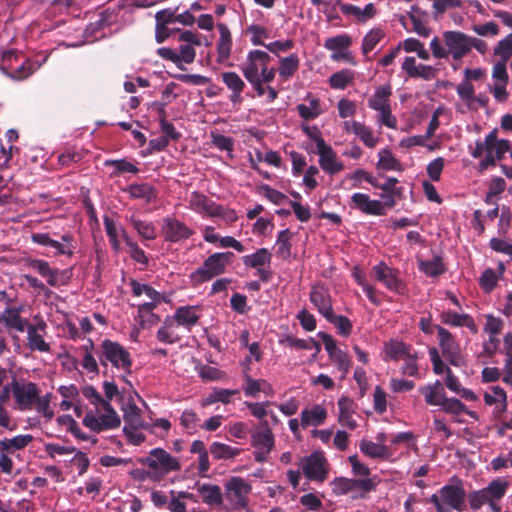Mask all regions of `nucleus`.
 <instances>
[{"label":"nucleus","mask_w":512,"mask_h":512,"mask_svg":"<svg viewBox=\"0 0 512 512\" xmlns=\"http://www.w3.org/2000/svg\"><path fill=\"white\" fill-rule=\"evenodd\" d=\"M82 395L95 406L98 411L101 408L105 413L95 416L93 413H87L83 418V424L90 430L99 433L104 430L116 429L121 425V419L108 400H105L101 394L92 385H85L81 388Z\"/></svg>","instance_id":"obj_1"},{"label":"nucleus","mask_w":512,"mask_h":512,"mask_svg":"<svg viewBox=\"0 0 512 512\" xmlns=\"http://www.w3.org/2000/svg\"><path fill=\"white\" fill-rule=\"evenodd\" d=\"M418 391L424 396L427 405L439 406L443 412L455 417L466 414L471 418L477 419V413L469 410L462 401L446 396L444 387L439 380L419 387Z\"/></svg>","instance_id":"obj_2"},{"label":"nucleus","mask_w":512,"mask_h":512,"mask_svg":"<svg viewBox=\"0 0 512 512\" xmlns=\"http://www.w3.org/2000/svg\"><path fill=\"white\" fill-rule=\"evenodd\" d=\"M442 37L444 45L438 37H434L430 42L432 55L435 58L446 59L451 56L454 60H461L470 53L467 34L461 31H445Z\"/></svg>","instance_id":"obj_3"},{"label":"nucleus","mask_w":512,"mask_h":512,"mask_svg":"<svg viewBox=\"0 0 512 512\" xmlns=\"http://www.w3.org/2000/svg\"><path fill=\"white\" fill-rule=\"evenodd\" d=\"M137 462L151 469L154 482L163 480L170 473L179 472L182 467L178 458L159 447L150 450L147 456L137 458Z\"/></svg>","instance_id":"obj_4"},{"label":"nucleus","mask_w":512,"mask_h":512,"mask_svg":"<svg viewBox=\"0 0 512 512\" xmlns=\"http://www.w3.org/2000/svg\"><path fill=\"white\" fill-rule=\"evenodd\" d=\"M234 258L233 252H217L207 257L202 266L197 268L190 278L196 283H204L210 281L216 276L223 274L226 267L232 263Z\"/></svg>","instance_id":"obj_5"},{"label":"nucleus","mask_w":512,"mask_h":512,"mask_svg":"<svg viewBox=\"0 0 512 512\" xmlns=\"http://www.w3.org/2000/svg\"><path fill=\"white\" fill-rule=\"evenodd\" d=\"M100 364L107 366L110 362L113 367L122 369L127 373H131L132 359L129 351L120 343L105 339L100 350L96 352Z\"/></svg>","instance_id":"obj_6"},{"label":"nucleus","mask_w":512,"mask_h":512,"mask_svg":"<svg viewBox=\"0 0 512 512\" xmlns=\"http://www.w3.org/2000/svg\"><path fill=\"white\" fill-rule=\"evenodd\" d=\"M23 265L26 268L32 269L37 272L41 277L46 279L47 284L52 287H59L61 285H65L69 276H67V270H59L58 268H53L50 264L42 259L36 258H24Z\"/></svg>","instance_id":"obj_7"},{"label":"nucleus","mask_w":512,"mask_h":512,"mask_svg":"<svg viewBox=\"0 0 512 512\" xmlns=\"http://www.w3.org/2000/svg\"><path fill=\"white\" fill-rule=\"evenodd\" d=\"M13 388L15 408L20 411L31 410L35 399L38 398L39 389L37 385L30 381L21 383L17 377H13Z\"/></svg>","instance_id":"obj_8"},{"label":"nucleus","mask_w":512,"mask_h":512,"mask_svg":"<svg viewBox=\"0 0 512 512\" xmlns=\"http://www.w3.org/2000/svg\"><path fill=\"white\" fill-rule=\"evenodd\" d=\"M440 497L448 507L462 512L465 509L464 501L466 497L463 481L454 476L450 479V483L444 485L439 490Z\"/></svg>","instance_id":"obj_9"},{"label":"nucleus","mask_w":512,"mask_h":512,"mask_svg":"<svg viewBox=\"0 0 512 512\" xmlns=\"http://www.w3.org/2000/svg\"><path fill=\"white\" fill-rule=\"evenodd\" d=\"M304 476L317 482H324L328 477V462L320 452H314L301 460Z\"/></svg>","instance_id":"obj_10"},{"label":"nucleus","mask_w":512,"mask_h":512,"mask_svg":"<svg viewBox=\"0 0 512 512\" xmlns=\"http://www.w3.org/2000/svg\"><path fill=\"white\" fill-rule=\"evenodd\" d=\"M224 487V495L234 508L243 509L247 506V496L251 492L252 487L243 478L231 477Z\"/></svg>","instance_id":"obj_11"},{"label":"nucleus","mask_w":512,"mask_h":512,"mask_svg":"<svg viewBox=\"0 0 512 512\" xmlns=\"http://www.w3.org/2000/svg\"><path fill=\"white\" fill-rule=\"evenodd\" d=\"M314 141L319 155V165L329 175H335L344 169V164L337 160V155L321 136H315Z\"/></svg>","instance_id":"obj_12"},{"label":"nucleus","mask_w":512,"mask_h":512,"mask_svg":"<svg viewBox=\"0 0 512 512\" xmlns=\"http://www.w3.org/2000/svg\"><path fill=\"white\" fill-rule=\"evenodd\" d=\"M372 272L377 281L381 282L388 290L397 294H403L405 285L399 278V272L387 266L384 262L372 267Z\"/></svg>","instance_id":"obj_13"},{"label":"nucleus","mask_w":512,"mask_h":512,"mask_svg":"<svg viewBox=\"0 0 512 512\" xmlns=\"http://www.w3.org/2000/svg\"><path fill=\"white\" fill-rule=\"evenodd\" d=\"M251 445L255 448L253 452L254 459L258 463H264L268 460V455L275 445L272 430L263 432L254 431L251 434Z\"/></svg>","instance_id":"obj_14"},{"label":"nucleus","mask_w":512,"mask_h":512,"mask_svg":"<svg viewBox=\"0 0 512 512\" xmlns=\"http://www.w3.org/2000/svg\"><path fill=\"white\" fill-rule=\"evenodd\" d=\"M192 234L193 231L178 219L172 217L163 219L162 235L165 241L179 242L188 239Z\"/></svg>","instance_id":"obj_15"},{"label":"nucleus","mask_w":512,"mask_h":512,"mask_svg":"<svg viewBox=\"0 0 512 512\" xmlns=\"http://www.w3.org/2000/svg\"><path fill=\"white\" fill-rule=\"evenodd\" d=\"M271 60L270 55L262 50H252L248 53L246 61L241 65V71L245 78L257 77Z\"/></svg>","instance_id":"obj_16"},{"label":"nucleus","mask_w":512,"mask_h":512,"mask_svg":"<svg viewBox=\"0 0 512 512\" xmlns=\"http://www.w3.org/2000/svg\"><path fill=\"white\" fill-rule=\"evenodd\" d=\"M189 208L197 213H205L210 217L223 215V207L212 201L209 197L197 191L191 193Z\"/></svg>","instance_id":"obj_17"},{"label":"nucleus","mask_w":512,"mask_h":512,"mask_svg":"<svg viewBox=\"0 0 512 512\" xmlns=\"http://www.w3.org/2000/svg\"><path fill=\"white\" fill-rule=\"evenodd\" d=\"M46 59L44 58L43 61L31 58L23 59L13 67H8V70L3 75L14 81L26 80L42 66Z\"/></svg>","instance_id":"obj_18"},{"label":"nucleus","mask_w":512,"mask_h":512,"mask_svg":"<svg viewBox=\"0 0 512 512\" xmlns=\"http://www.w3.org/2000/svg\"><path fill=\"white\" fill-rule=\"evenodd\" d=\"M309 298L318 312L324 317H331L333 312L332 299L329 290L323 285H315L311 288Z\"/></svg>","instance_id":"obj_19"},{"label":"nucleus","mask_w":512,"mask_h":512,"mask_svg":"<svg viewBox=\"0 0 512 512\" xmlns=\"http://www.w3.org/2000/svg\"><path fill=\"white\" fill-rule=\"evenodd\" d=\"M354 207L367 215L383 216L386 214L385 205L379 200H371L367 194L354 193L351 197Z\"/></svg>","instance_id":"obj_20"},{"label":"nucleus","mask_w":512,"mask_h":512,"mask_svg":"<svg viewBox=\"0 0 512 512\" xmlns=\"http://www.w3.org/2000/svg\"><path fill=\"white\" fill-rule=\"evenodd\" d=\"M440 320L443 324L451 327H466L473 334L478 332V327L473 317L466 313L459 314L451 310H444L440 314Z\"/></svg>","instance_id":"obj_21"},{"label":"nucleus","mask_w":512,"mask_h":512,"mask_svg":"<svg viewBox=\"0 0 512 512\" xmlns=\"http://www.w3.org/2000/svg\"><path fill=\"white\" fill-rule=\"evenodd\" d=\"M194 488L198 491L204 504L209 506H221L223 504V493L220 486L198 481Z\"/></svg>","instance_id":"obj_22"},{"label":"nucleus","mask_w":512,"mask_h":512,"mask_svg":"<svg viewBox=\"0 0 512 512\" xmlns=\"http://www.w3.org/2000/svg\"><path fill=\"white\" fill-rule=\"evenodd\" d=\"M221 78L226 87L231 91L230 101L233 104H240L243 101L241 94L246 87L245 82L233 71L222 72Z\"/></svg>","instance_id":"obj_23"},{"label":"nucleus","mask_w":512,"mask_h":512,"mask_svg":"<svg viewBox=\"0 0 512 512\" xmlns=\"http://www.w3.org/2000/svg\"><path fill=\"white\" fill-rule=\"evenodd\" d=\"M344 129L347 133L358 136L368 148H374L378 143V138L374 137L372 130L361 122L345 121Z\"/></svg>","instance_id":"obj_24"},{"label":"nucleus","mask_w":512,"mask_h":512,"mask_svg":"<svg viewBox=\"0 0 512 512\" xmlns=\"http://www.w3.org/2000/svg\"><path fill=\"white\" fill-rule=\"evenodd\" d=\"M20 312V308L7 307L0 314V322H3L8 329L24 332L30 323L27 319L21 317Z\"/></svg>","instance_id":"obj_25"},{"label":"nucleus","mask_w":512,"mask_h":512,"mask_svg":"<svg viewBox=\"0 0 512 512\" xmlns=\"http://www.w3.org/2000/svg\"><path fill=\"white\" fill-rule=\"evenodd\" d=\"M217 29L220 37L217 42V62L223 63L231 54L232 37L229 28L224 23H218Z\"/></svg>","instance_id":"obj_26"},{"label":"nucleus","mask_w":512,"mask_h":512,"mask_svg":"<svg viewBox=\"0 0 512 512\" xmlns=\"http://www.w3.org/2000/svg\"><path fill=\"white\" fill-rule=\"evenodd\" d=\"M197 306H180L175 310V319L177 320V326H182L186 330L191 329L198 323L200 315L197 314Z\"/></svg>","instance_id":"obj_27"},{"label":"nucleus","mask_w":512,"mask_h":512,"mask_svg":"<svg viewBox=\"0 0 512 512\" xmlns=\"http://www.w3.org/2000/svg\"><path fill=\"white\" fill-rule=\"evenodd\" d=\"M339 408V423L349 428L350 430H354L357 427L356 421L353 419L354 413V402L352 399L342 396L337 402Z\"/></svg>","instance_id":"obj_28"},{"label":"nucleus","mask_w":512,"mask_h":512,"mask_svg":"<svg viewBox=\"0 0 512 512\" xmlns=\"http://www.w3.org/2000/svg\"><path fill=\"white\" fill-rule=\"evenodd\" d=\"M31 239L36 244L54 249V256L73 255L72 249H66L64 244H62L60 241L52 239L48 233H33Z\"/></svg>","instance_id":"obj_29"},{"label":"nucleus","mask_w":512,"mask_h":512,"mask_svg":"<svg viewBox=\"0 0 512 512\" xmlns=\"http://www.w3.org/2000/svg\"><path fill=\"white\" fill-rule=\"evenodd\" d=\"M33 441L30 434H21L13 438H4L0 441V452H6L8 455L14 454L18 450H23Z\"/></svg>","instance_id":"obj_30"},{"label":"nucleus","mask_w":512,"mask_h":512,"mask_svg":"<svg viewBox=\"0 0 512 512\" xmlns=\"http://www.w3.org/2000/svg\"><path fill=\"white\" fill-rule=\"evenodd\" d=\"M487 152H495L494 156L497 160L503 159L505 153L511 151V142L506 139H497V130H492L486 135Z\"/></svg>","instance_id":"obj_31"},{"label":"nucleus","mask_w":512,"mask_h":512,"mask_svg":"<svg viewBox=\"0 0 512 512\" xmlns=\"http://www.w3.org/2000/svg\"><path fill=\"white\" fill-rule=\"evenodd\" d=\"M327 417V411L320 405H314L311 409H304L301 412V426H319Z\"/></svg>","instance_id":"obj_32"},{"label":"nucleus","mask_w":512,"mask_h":512,"mask_svg":"<svg viewBox=\"0 0 512 512\" xmlns=\"http://www.w3.org/2000/svg\"><path fill=\"white\" fill-rule=\"evenodd\" d=\"M360 450L363 454L366 456L372 458V459H389L391 457L390 449L380 443H374L369 440L363 439L360 442Z\"/></svg>","instance_id":"obj_33"},{"label":"nucleus","mask_w":512,"mask_h":512,"mask_svg":"<svg viewBox=\"0 0 512 512\" xmlns=\"http://www.w3.org/2000/svg\"><path fill=\"white\" fill-rule=\"evenodd\" d=\"M353 485H351L350 493L351 498L367 499L368 494L376 489V482L372 478L355 479L352 478Z\"/></svg>","instance_id":"obj_34"},{"label":"nucleus","mask_w":512,"mask_h":512,"mask_svg":"<svg viewBox=\"0 0 512 512\" xmlns=\"http://www.w3.org/2000/svg\"><path fill=\"white\" fill-rule=\"evenodd\" d=\"M391 95L392 88L389 84L376 88L373 96L368 100V107L376 111L390 106Z\"/></svg>","instance_id":"obj_35"},{"label":"nucleus","mask_w":512,"mask_h":512,"mask_svg":"<svg viewBox=\"0 0 512 512\" xmlns=\"http://www.w3.org/2000/svg\"><path fill=\"white\" fill-rule=\"evenodd\" d=\"M159 305L139 304L137 310V319L142 327H152L160 322V316L154 313Z\"/></svg>","instance_id":"obj_36"},{"label":"nucleus","mask_w":512,"mask_h":512,"mask_svg":"<svg viewBox=\"0 0 512 512\" xmlns=\"http://www.w3.org/2000/svg\"><path fill=\"white\" fill-rule=\"evenodd\" d=\"M306 100L309 101V106L305 104H298L296 109L299 116L304 120H313L322 114L320 100L310 93L307 95Z\"/></svg>","instance_id":"obj_37"},{"label":"nucleus","mask_w":512,"mask_h":512,"mask_svg":"<svg viewBox=\"0 0 512 512\" xmlns=\"http://www.w3.org/2000/svg\"><path fill=\"white\" fill-rule=\"evenodd\" d=\"M341 11L345 15L355 16L360 22H365L376 14L375 6L372 3L367 4L364 9L353 4H341Z\"/></svg>","instance_id":"obj_38"},{"label":"nucleus","mask_w":512,"mask_h":512,"mask_svg":"<svg viewBox=\"0 0 512 512\" xmlns=\"http://www.w3.org/2000/svg\"><path fill=\"white\" fill-rule=\"evenodd\" d=\"M272 254L267 248H260L255 253L242 257L245 266L251 268H260V266L270 265Z\"/></svg>","instance_id":"obj_39"},{"label":"nucleus","mask_w":512,"mask_h":512,"mask_svg":"<svg viewBox=\"0 0 512 512\" xmlns=\"http://www.w3.org/2000/svg\"><path fill=\"white\" fill-rule=\"evenodd\" d=\"M209 452L216 460H228L238 456L241 453V449L221 442H213L209 447Z\"/></svg>","instance_id":"obj_40"},{"label":"nucleus","mask_w":512,"mask_h":512,"mask_svg":"<svg viewBox=\"0 0 512 512\" xmlns=\"http://www.w3.org/2000/svg\"><path fill=\"white\" fill-rule=\"evenodd\" d=\"M509 487V483L504 478H496L492 480L487 487L484 488L489 500L490 504L495 501L501 500Z\"/></svg>","instance_id":"obj_41"},{"label":"nucleus","mask_w":512,"mask_h":512,"mask_svg":"<svg viewBox=\"0 0 512 512\" xmlns=\"http://www.w3.org/2000/svg\"><path fill=\"white\" fill-rule=\"evenodd\" d=\"M435 328L438 334L439 346L441 348L442 355H446L447 353L459 348L458 342L448 329L440 325H435Z\"/></svg>","instance_id":"obj_42"},{"label":"nucleus","mask_w":512,"mask_h":512,"mask_svg":"<svg viewBox=\"0 0 512 512\" xmlns=\"http://www.w3.org/2000/svg\"><path fill=\"white\" fill-rule=\"evenodd\" d=\"M419 270L429 277H437L442 275L445 271V265L442 257L434 256L430 260H422L418 264Z\"/></svg>","instance_id":"obj_43"},{"label":"nucleus","mask_w":512,"mask_h":512,"mask_svg":"<svg viewBox=\"0 0 512 512\" xmlns=\"http://www.w3.org/2000/svg\"><path fill=\"white\" fill-rule=\"evenodd\" d=\"M124 426L132 428H146V425L141 416L140 408L134 403H128L124 409Z\"/></svg>","instance_id":"obj_44"},{"label":"nucleus","mask_w":512,"mask_h":512,"mask_svg":"<svg viewBox=\"0 0 512 512\" xmlns=\"http://www.w3.org/2000/svg\"><path fill=\"white\" fill-rule=\"evenodd\" d=\"M25 330H27L28 346L32 351H50V345L44 340L43 336L37 332L35 325L29 324Z\"/></svg>","instance_id":"obj_45"},{"label":"nucleus","mask_w":512,"mask_h":512,"mask_svg":"<svg viewBox=\"0 0 512 512\" xmlns=\"http://www.w3.org/2000/svg\"><path fill=\"white\" fill-rule=\"evenodd\" d=\"M299 66L300 59L297 54H291L287 57H283L280 59V66L278 69L279 75L283 79L288 80L299 69Z\"/></svg>","instance_id":"obj_46"},{"label":"nucleus","mask_w":512,"mask_h":512,"mask_svg":"<svg viewBox=\"0 0 512 512\" xmlns=\"http://www.w3.org/2000/svg\"><path fill=\"white\" fill-rule=\"evenodd\" d=\"M128 192L131 198L143 199L147 203L151 202L156 197L155 188L148 183L131 184L128 187Z\"/></svg>","instance_id":"obj_47"},{"label":"nucleus","mask_w":512,"mask_h":512,"mask_svg":"<svg viewBox=\"0 0 512 512\" xmlns=\"http://www.w3.org/2000/svg\"><path fill=\"white\" fill-rule=\"evenodd\" d=\"M354 72L350 69H342L338 72L333 73L329 79V85L333 89H345L354 81Z\"/></svg>","instance_id":"obj_48"},{"label":"nucleus","mask_w":512,"mask_h":512,"mask_svg":"<svg viewBox=\"0 0 512 512\" xmlns=\"http://www.w3.org/2000/svg\"><path fill=\"white\" fill-rule=\"evenodd\" d=\"M414 350L402 341L392 340L386 344V352L394 361L406 358Z\"/></svg>","instance_id":"obj_49"},{"label":"nucleus","mask_w":512,"mask_h":512,"mask_svg":"<svg viewBox=\"0 0 512 512\" xmlns=\"http://www.w3.org/2000/svg\"><path fill=\"white\" fill-rule=\"evenodd\" d=\"M21 51H18L16 49H9L5 50L1 54V60H0V71L3 74L8 70V67H13L14 65L18 64L23 59H27Z\"/></svg>","instance_id":"obj_50"},{"label":"nucleus","mask_w":512,"mask_h":512,"mask_svg":"<svg viewBox=\"0 0 512 512\" xmlns=\"http://www.w3.org/2000/svg\"><path fill=\"white\" fill-rule=\"evenodd\" d=\"M133 228L145 240H154L157 237L156 229L152 222L143 221L138 218L130 219Z\"/></svg>","instance_id":"obj_51"},{"label":"nucleus","mask_w":512,"mask_h":512,"mask_svg":"<svg viewBox=\"0 0 512 512\" xmlns=\"http://www.w3.org/2000/svg\"><path fill=\"white\" fill-rule=\"evenodd\" d=\"M329 358L337 367V369L342 373L341 378L344 379L352 367L351 356L347 352L340 350L331 355Z\"/></svg>","instance_id":"obj_52"},{"label":"nucleus","mask_w":512,"mask_h":512,"mask_svg":"<svg viewBox=\"0 0 512 512\" xmlns=\"http://www.w3.org/2000/svg\"><path fill=\"white\" fill-rule=\"evenodd\" d=\"M292 232L289 229H284L278 233L277 236V255L283 259H287L291 254V242Z\"/></svg>","instance_id":"obj_53"},{"label":"nucleus","mask_w":512,"mask_h":512,"mask_svg":"<svg viewBox=\"0 0 512 512\" xmlns=\"http://www.w3.org/2000/svg\"><path fill=\"white\" fill-rule=\"evenodd\" d=\"M329 323L336 326L338 333L343 337H348L352 332V322L350 319L343 315H336L334 311L331 313V317L325 318Z\"/></svg>","instance_id":"obj_54"},{"label":"nucleus","mask_w":512,"mask_h":512,"mask_svg":"<svg viewBox=\"0 0 512 512\" xmlns=\"http://www.w3.org/2000/svg\"><path fill=\"white\" fill-rule=\"evenodd\" d=\"M385 33L382 29L376 28L370 30L363 38L362 52L364 55L371 52L376 45L384 38Z\"/></svg>","instance_id":"obj_55"},{"label":"nucleus","mask_w":512,"mask_h":512,"mask_svg":"<svg viewBox=\"0 0 512 512\" xmlns=\"http://www.w3.org/2000/svg\"><path fill=\"white\" fill-rule=\"evenodd\" d=\"M352 44V39L348 34H341L335 37L327 38L324 47L327 50L338 52L348 49Z\"/></svg>","instance_id":"obj_56"},{"label":"nucleus","mask_w":512,"mask_h":512,"mask_svg":"<svg viewBox=\"0 0 512 512\" xmlns=\"http://www.w3.org/2000/svg\"><path fill=\"white\" fill-rule=\"evenodd\" d=\"M379 161L377 163V168L383 170H400L401 165L400 162L393 156L390 150L382 149L378 153Z\"/></svg>","instance_id":"obj_57"},{"label":"nucleus","mask_w":512,"mask_h":512,"mask_svg":"<svg viewBox=\"0 0 512 512\" xmlns=\"http://www.w3.org/2000/svg\"><path fill=\"white\" fill-rule=\"evenodd\" d=\"M237 390L230 389H215L212 394H210L207 398L204 399L202 406L211 405L216 402H222L224 404H228L230 402V397L237 394Z\"/></svg>","instance_id":"obj_58"},{"label":"nucleus","mask_w":512,"mask_h":512,"mask_svg":"<svg viewBox=\"0 0 512 512\" xmlns=\"http://www.w3.org/2000/svg\"><path fill=\"white\" fill-rule=\"evenodd\" d=\"M104 165L115 167V171L112 173L113 176H118L122 173L137 174L139 172V169L126 159L106 160Z\"/></svg>","instance_id":"obj_59"},{"label":"nucleus","mask_w":512,"mask_h":512,"mask_svg":"<svg viewBox=\"0 0 512 512\" xmlns=\"http://www.w3.org/2000/svg\"><path fill=\"white\" fill-rule=\"evenodd\" d=\"M491 390L493 394L488 392L484 394L485 404L491 406L497 402H500L502 404L501 411H505L507 407V394L505 390L500 386H494L491 388Z\"/></svg>","instance_id":"obj_60"},{"label":"nucleus","mask_w":512,"mask_h":512,"mask_svg":"<svg viewBox=\"0 0 512 512\" xmlns=\"http://www.w3.org/2000/svg\"><path fill=\"white\" fill-rule=\"evenodd\" d=\"M498 276L492 268L483 271L479 278V285L486 293L492 292L497 286Z\"/></svg>","instance_id":"obj_61"},{"label":"nucleus","mask_w":512,"mask_h":512,"mask_svg":"<svg viewBox=\"0 0 512 512\" xmlns=\"http://www.w3.org/2000/svg\"><path fill=\"white\" fill-rule=\"evenodd\" d=\"M404 363L401 366V372L403 375L418 377L419 376V367L417 364L418 354L416 351L410 353L406 358H404Z\"/></svg>","instance_id":"obj_62"},{"label":"nucleus","mask_w":512,"mask_h":512,"mask_svg":"<svg viewBox=\"0 0 512 512\" xmlns=\"http://www.w3.org/2000/svg\"><path fill=\"white\" fill-rule=\"evenodd\" d=\"M116 17L117 15L113 11L104 10L99 14L98 19L90 24V27L93 31L109 27L115 23Z\"/></svg>","instance_id":"obj_63"},{"label":"nucleus","mask_w":512,"mask_h":512,"mask_svg":"<svg viewBox=\"0 0 512 512\" xmlns=\"http://www.w3.org/2000/svg\"><path fill=\"white\" fill-rule=\"evenodd\" d=\"M259 189L264 197L275 205H280L287 199V196L284 193L272 188L268 184H262Z\"/></svg>","instance_id":"obj_64"}]
</instances>
